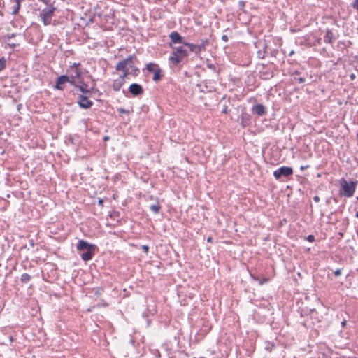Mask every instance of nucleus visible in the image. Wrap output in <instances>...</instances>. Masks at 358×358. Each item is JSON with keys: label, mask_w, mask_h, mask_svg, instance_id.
<instances>
[{"label": "nucleus", "mask_w": 358, "mask_h": 358, "mask_svg": "<svg viewBox=\"0 0 358 358\" xmlns=\"http://www.w3.org/2000/svg\"><path fill=\"white\" fill-rule=\"evenodd\" d=\"M75 87L78 88L84 95H91L92 94V91L87 88V85L84 82H81V85H76Z\"/></svg>", "instance_id": "17"}, {"label": "nucleus", "mask_w": 358, "mask_h": 358, "mask_svg": "<svg viewBox=\"0 0 358 358\" xmlns=\"http://www.w3.org/2000/svg\"><path fill=\"white\" fill-rule=\"evenodd\" d=\"M350 80H353L354 79H355L356 76H355V74H354V73H351V74L350 75Z\"/></svg>", "instance_id": "38"}, {"label": "nucleus", "mask_w": 358, "mask_h": 358, "mask_svg": "<svg viewBox=\"0 0 358 358\" xmlns=\"http://www.w3.org/2000/svg\"><path fill=\"white\" fill-rule=\"evenodd\" d=\"M341 186H342V189H341V194L342 195L347 196V197H351L353 196L354 192L355 191V187H356L355 182H354L352 181H350L348 182L347 180H343L341 182Z\"/></svg>", "instance_id": "2"}, {"label": "nucleus", "mask_w": 358, "mask_h": 358, "mask_svg": "<svg viewBox=\"0 0 358 358\" xmlns=\"http://www.w3.org/2000/svg\"><path fill=\"white\" fill-rule=\"evenodd\" d=\"M251 111L253 114H256L258 116H264L266 114V108L261 103L254 105L251 108Z\"/></svg>", "instance_id": "11"}, {"label": "nucleus", "mask_w": 358, "mask_h": 358, "mask_svg": "<svg viewBox=\"0 0 358 358\" xmlns=\"http://www.w3.org/2000/svg\"><path fill=\"white\" fill-rule=\"evenodd\" d=\"M56 8L52 5L42 10L39 17L42 20L45 26L52 23V17Z\"/></svg>", "instance_id": "1"}, {"label": "nucleus", "mask_w": 358, "mask_h": 358, "mask_svg": "<svg viewBox=\"0 0 358 358\" xmlns=\"http://www.w3.org/2000/svg\"><path fill=\"white\" fill-rule=\"evenodd\" d=\"M193 358H195V357H193Z\"/></svg>", "instance_id": "53"}, {"label": "nucleus", "mask_w": 358, "mask_h": 358, "mask_svg": "<svg viewBox=\"0 0 358 358\" xmlns=\"http://www.w3.org/2000/svg\"><path fill=\"white\" fill-rule=\"evenodd\" d=\"M294 74L298 75V74H299V72L296 71H295V72L294 73Z\"/></svg>", "instance_id": "45"}, {"label": "nucleus", "mask_w": 358, "mask_h": 358, "mask_svg": "<svg viewBox=\"0 0 358 358\" xmlns=\"http://www.w3.org/2000/svg\"><path fill=\"white\" fill-rule=\"evenodd\" d=\"M31 275L28 273H23L21 275L20 280L23 283H27L31 280Z\"/></svg>", "instance_id": "21"}, {"label": "nucleus", "mask_w": 358, "mask_h": 358, "mask_svg": "<svg viewBox=\"0 0 358 358\" xmlns=\"http://www.w3.org/2000/svg\"><path fill=\"white\" fill-rule=\"evenodd\" d=\"M71 74L69 76V80L67 81L71 85L76 86V79L78 78L81 76V72L79 69H74L73 71H71Z\"/></svg>", "instance_id": "13"}, {"label": "nucleus", "mask_w": 358, "mask_h": 358, "mask_svg": "<svg viewBox=\"0 0 358 358\" xmlns=\"http://www.w3.org/2000/svg\"><path fill=\"white\" fill-rule=\"evenodd\" d=\"M150 210H152L154 213L157 214L159 212L160 206L158 204H152L150 206Z\"/></svg>", "instance_id": "23"}, {"label": "nucleus", "mask_w": 358, "mask_h": 358, "mask_svg": "<svg viewBox=\"0 0 358 358\" xmlns=\"http://www.w3.org/2000/svg\"><path fill=\"white\" fill-rule=\"evenodd\" d=\"M308 168H309V165L301 166L300 167V169H301V171H303V170H305V169H308Z\"/></svg>", "instance_id": "36"}, {"label": "nucleus", "mask_w": 358, "mask_h": 358, "mask_svg": "<svg viewBox=\"0 0 358 358\" xmlns=\"http://www.w3.org/2000/svg\"><path fill=\"white\" fill-rule=\"evenodd\" d=\"M80 65V63L74 62L71 66H70L68 71H73L74 69H78V66Z\"/></svg>", "instance_id": "26"}, {"label": "nucleus", "mask_w": 358, "mask_h": 358, "mask_svg": "<svg viewBox=\"0 0 358 358\" xmlns=\"http://www.w3.org/2000/svg\"><path fill=\"white\" fill-rule=\"evenodd\" d=\"M117 111L119 112V113L120 114H129V111L127 110H125L122 108H120L117 109Z\"/></svg>", "instance_id": "28"}, {"label": "nucleus", "mask_w": 358, "mask_h": 358, "mask_svg": "<svg viewBox=\"0 0 358 358\" xmlns=\"http://www.w3.org/2000/svg\"><path fill=\"white\" fill-rule=\"evenodd\" d=\"M355 217L358 218V211L355 213Z\"/></svg>", "instance_id": "46"}, {"label": "nucleus", "mask_w": 358, "mask_h": 358, "mask_svg": "<svg viewBox=\"0 0 358 358\" xmlns=\"http://www.w3.org/2000/svg\"><path fill=\"white\" fill-rule=\"evenodd\" d=\"M268 279L264 278V279H263V280L260 282V283H261V284H263V283H264V282H268Z\"/></svg>", "instance_id": "39"}, {"label": "nucleus", "mask_w": 358, "mask_h": 358, "mask_svg": "<svg viewBox=\"0 0 358 358\" xmlns=\"http://www.w3.org/2000/svg\"><path fill=\"white\" fill-rule=\"evenodd\" d=\"M120 71H123V75L120 76V77H123V80H124V78L129 75V69L127 67H125L124 69H120Z\"/></svg>", "instance_id": "27"}, {"label": "nucleus", "mask_w": 358, "mask_h": 358, "mask_svg": "<svg viewBox=\"0 0 358 358\" xmlns=\"http://www.w3.org/2000/svg\"><path fill=\"white\" fill-rule=\"evenodd\" d=\"M69 80V76L66 75H62L59 76L55 81L54 88L59 90H63L64 88V85L66 83H68L67 81Z\"/></svg>", "instance_id": "8"}, {"label": "nucleus", "mask_w": 358, "mask_h": 358, "mask_svg": "<svg viewBox=\"0 0 358 358\" xmlns=\"http://www.w3.org/2000/svg\"><path fill=\"white\" fill-rule=\"evenodd\" d=\"M94 250L95 249H91L83 252L80 255L82 259L85 262L90 260L93 257Z\"/></svg>", "instance_id": "19"}, {"label": "nucleus", "mask_w": 358, "mask_h": 358, "mask_svg": "<svg viewBox=\"0 0 358 358\" xmlns=\"http://www.w3.org/2000/svg\"><path fill=\"white\" fill-rule=\"evenodd\" d=\"M15 36V34H7L5 37L7 40H9L11 38H13Z\"/></svg>", "instance_id": "32"}, {"label": "nucleus", "mask_w": 358, "mask_h": 358, "mask_svg": "<svg viewBox=\"0 0 358 358\" xmlns=\"http://www.w3.org/2000/svg\"><path fill=\"white\" fill-rule=\"evenodd\" d=\"M334 35L331 30L327 29L324 37V41L326 43H332L334 41Z\"/></svg>", "instance_id": "18"}, {"label": "nucleus", "mask_w": 358, "mask_h": 358, "mask_svg": "<svg viewBox=\"0 0 358 358\" xmlns=\"http://www.w3.org/2000/svg\"><path fill=\"white\" fill-rule=\"evenodd\" d=\"M357 140L358 141V132L357 133Z\"/></svg>", "instance_id": "50"}, {"label": "nucleus", "mask_w": 358, "mask_h": 358, "mask_svg": "<svg viewBox=\"0 0 358 358\" xmlns=\"http://www.w3.org/2000/svg\"><path fill=\"white\" fill-rule=\"evenodd\" d=\"M88 96L80 94L78 96L77 103L81 108L88 109L92 106L93 102L88 99Z\"/></svg>", "instance_id": "6"}, {"label": "nucleus", "mask_w": 358, "mask_h": 358, "mask_svg": "<svg viewBox=\"0 0 358 358\" xmlns=\"http://www.w3.org/2000/svg\"><path fill=\"white\" fill-rule=\"evenodd\" d=\"M169 46L173 49V52L182 56L185 59L188 56L187 51L183 47H173L171 43L169 44Z\"/></svg>", "instance_id": "14"}, {"label": "nucleus", "mask_w": 358, "mask_h": 358, "mask_svg": "<svg viewBox=\"0 0 358 358\" xmlns=\"http://www.w3.org/2000/svg\"><path fill=\"white\" fill-rule=\"evenodd\" d=\"M124 82L123 77H119L117 79L115 80L112 85L113 90L115 92L119 91L124 84Z\"/></svg>", "instance_id": "16"}, {"label": "nucleus", "mask_w": 358, "mask_h": 358, "mask_svg": "<svg viewBox=\"0 0 358 358\" xmlns=\"http://www.w3.org/2000/svg\"><path fill=\"white\" fill-rule=\"evenodd\" d=\"M10 46H11V47H15V44H13V45H11Z\"/></svg>", "instance_id": "51"}, {"label": "nucleus", "mask_w": 358, "mask_h": 358, "mask_svg": "<svg viewBox=\"0 0 358 358\" xmlns=\"http://www.w3.org/2000/svg\"><path fill=\"white\" fill-rule=\"evenodd\" d=\"M341 324L343 327H344L345 324H346V321L345 320H343L342 322H341Z\"/></svg>", "instance_id": "43"}, {"label": "nucleus", "mask_w": 358, "mask_h": 358, "mask_svg": "<svg viewBox=\"0 0 358 358\" xmlns=\"http://www.w3.org/2000/svg\"><path fill=\"white\" fill-rule=\"evenodd\" d=\"M307 240L309 241V242H313L315 241V236L313 235H308V237H307Z\"/></svg>", "instance_id": "30"}, {"label": "nucleus", "mask_w": 358, "mask_h": 358, "mask_svg": "<svg viewBox=\"0 0 358 358\" xmlns=\"http://www.w3.org/2000/svg\"><path fill=\"white\" fill-rule=\"evenodd\" d=\"M222 40L224 42H228L229 38L227 35L224 34L222 36Z\"/></svg>", "instance_id": "33"}, {"label": "nucleus", "mask_w": 358, "mask_h": 358, "mask_svg": "<svg viewBox=\"0 0 358 358\" xmlns=\"http://www.w3.org/2000/svg\"><path fill=\"white\" fill-rule=\"evenodd\" d=\"M273 76V71L270 68L263 66L262 69L259 71V77L262 80H269Z\"/></svg>", "instance_id": "9"}, {"label": "nucleus", "mask_w": 358, "mask_h": 358, "mask_svg": "<svg viewBox=\"0 0 358 358\" xmlns=\"http://www.w3.org/2000/svg\"><path fill=\"white\" fill-rule=\"evenodd\" d=\"M271 349L275 347L274 344H271ZM271 350H270L271 351Z\"/></svg>", "instance_id": "44"}, {"label": "nucleus", "mask_w": 358, "mask_h": 358, "mask_svg": "<svg viewBox=\"0 0 358 358\" xmlns=\"http://www.w3.org/2000/svg\"><path fill=\"white\" fill-rule=\"evenodd\" d=\"M136 59V57L135 55H129L127 58L117 62L115 67L116 70L120 71V69H124L127 66H129L130 68H134V60Z\"/></svg>", "instance_id": "4"}, {"label": "nucleus", "mask_w": 358, "mask_h": 358, "mask_svg": "<svg viewBox=\"0 0 358 358\" xmlns=\"http://www.w3.org/2000/svg\"><path fill=\"white\" fill-rule=\"evenodd\" d=\"M199 358H206V357H199Z\"/></svg>", "instance_id": "52"}, {"label": "nucleus", "mask_w": 358, "mask_h": 358, "mask_svg": "<svg viewBox=\"0 0 358 358\" xmlns=\"http://www.w3.org/2000/svg\"><path fill=\"white\" fill-rule=\"evenodd\" d=\"M15 1L16 2V5L13 8V10L12 12V14L13 15H16L19 12V10L20 8V2H21V0H15Z\"/></svg>", "instance_id": "22"}, {"label": "nucleus", "mask_w": 358, "mask_h": 358, "mask_svg": "<svg viewBox=\"0 0 358 358\" xmlns=\"http://www.w3.org/2000/svg\"><path fill=\"white\" fill-rule=\"evenodd\" d=\"M297 80L299 83H303L305 82V79L303 78H299Z\"/></svg>", "instance_id": "35"}, {"label": "nucleus", "mask_w": 358, "mask_h": 358, "mask_svg": "<svg viewBox=\"0 0 358 358\" xmlns=\"http://www.w3.org/2000/svg\"><path fill=\"white\" fill-rule=\"evenodd\" d=\"M108 136H106V137L104 138V140H108Z\"/></svg>", "instance_id": "49"}, {"label": "nucleus", "mask_w": 358, "mask_h": 358, "mask_svg": "<svg viewBox=\"0 0 358 358\" xmlns=\"http://www.w3.org/2000/svg\"><path fill=\"white\" fill-rule=\"evenodd\" d=\"M161 69L158 68L156 71H155L152 79L154 81L157 82L161 79Z\"/></svg>", "instance_id": "20"}, {"label": "nucleus", "mask_w": 358, "mask_h": 358, "mask_svg": "<svg viewBox=\"0 0 358 358\" xmlns=\"http://www.w3.org/2000/svg\"><path fill=\"white\" fill-rule=\"evenodd\" d=\"M170 40L171 43H179V44H183L185 45V43L186 42L184 41L183 38L180 35V34L177 31H173L169 35Z\"/></svg>", "instance_id": "12"}, {"label": "nucleus", "mask_w": 358, "mask_h": 358, "mask_svg": "<svg viewBox=\"0 0 358 358\" xmlns=\"http://www.w3.org/2000/svg\"><path fill=\"white\" fill-rule=\"evenodd\" d=\"M129 92L134 96L143 94L144 90L142 86L138 83H132L129 87Z\"/></svg>", "instance_id": "7"}, {"label": "nucleus", "mask_w": 358, "mask_h": 358, "mask_svg": "<svg viewBox=\"0 0 358 358\" xmlns=\"http://www.w3.org/2000/svg\"><path fill=\"white\" fill-rule=\"evenodd\" d=\"M208 66L209 68H212V67H213V64H208Z\"/></svg>", "instance_id": "47"}, {"label": "nucleus", "mask_w": 358, "mask_h": 358, "mask_svg": "<svg viewBox=\"0 0 358 358\" xmlns=\"http://www.w3.org/2000/svg\"><path fill=\"white\" fill-rule=\"evenodd\" d=\"M208 44V40H202L201 43L198 45H195L190 43H185V45L188 47L191 52H194L196 55L199 54L202 50L206 49V45Z\"/></svg>", "instance_id": "3"}, {"label": "nucleus", "mask_w": 358, "mask_h": 358, "mask_svg": "<svg viewBox=\"0 0 358 358\" xmlns=\"http://www.w3.org/2000/svg\"><path fill=\"white\" fill-rule=\"evenodd\" d=\"M184 57L182 56L177 55L176 53L172 52L171 56L169 58V62L173 64L177 65L178 64L180 63L184 60Z\"/></svg>", "instance_id": "15"}, {"label": "nucleus", "mask_w": 358, "mask_h": 358, "mask_svg": "<svg viewBox=\"0 0 358 358\" xmlns=\"http://www.w3.org/2000/svg\"><path fill=\"white\" fill-rule=\"evenodd\" d=\"M98 203H99V205L103 206V201L102 199H99Z\"/></svg>", "instance_id": "40"}, {"label": "nucleus", "mask_w": 358, "mask_h": 358, "mask_svg": "<svg viewBox=\"0 0 358 358\" xmlns=\"http://www.w3.org/2000/svg\"><path fill=\"white\" fill-rule=\"evenodd\" d=\"M266 349H268H268H269V350H271V346L266 347Z\"/></svg>", "instance_id": "48"}, {"label": "nucleus", "mask_w": 358, "mask_h": 358, "mask_svg": "<svg viewBox=\"0 0 358 358\" xmlns=\"http://www.w3.org/2000/svg\"><path fill=\"white\" fill-rule=\"evenodd\" d=\"M77 250L79 251H83V250H88L91 249H95L96 245L93 244H90L86 241L84 240H80L77 244Z\"/></svg>", "instance_id": "10"}, {"label": "nucleus", "mask_w": 358, "mask_h": 358, "mask_svg": "<svg viewBox=\"0 0 358 358\" xmlns=\"http://www.w3.org/2000/svg\"><path fill=\"white\" fill-rule=\"evenodd\" d=\"M212 240H213L212 237H208V238H207V241H208V242H211V241H212Z\"/></svg>", "instance_id": "42"}, {"label": "nucleus", "mask_w": 358, "mask_h": 358, "mask_svg": "<svg viewBox=\"0 0 358 358\" xmlns=\"http://www.w3.org/2000/svg\"><path fill=\"white\" fill-rule=\"evenodd\" d=\"M143 250L145 252H148V250H149V247L148 245H143Z\"/></svg>", "instance_id": "37"}, {"label": "nucleus", "mask_w": 358, "mask_h": 358, "mask_svg": "<svg viewBox=\"0 0 358 358\" xmlns=\"http://www.w3.org/2000/svg\"><path fill=\"white\" fill-rule=\"evenodd\" d=\"M6 66V59L4 57H0V71H3Z\"/></svg>", "instance_id": "24"}, {"label": "nucleus", "mask_w": 358, "mask_h": 358, "mask_svg": "<svg viewBox=\"0 0 358 358\" xmlns=\"http://www.w3.org/2000/svg\"><path fill=\"white\" fill-rule=\"evenodd\" d=\"M320 197H319L318 196H315L313 197V201H314L315 202H316V203L319 202V201H320Z\"/></svg>", "instance_id": "34"}, {"label": "nucleus", "mask_w": 358, "mask_h": 358, "mask_svg": "<svg viewBox=\"0 0 358 358\" xmlns=\"http://www.w3.org/2000/svg\"><path fill=\"white\" fill-rule=\"evenodd\" d=\"M292 174V168L288 166H281L273 172V176L276 180H279L282 176L289 177Z\"/></svg>", "instance_id": "5"}, {"label": "nucleus", "mask_w": 358, "mask_h": 358, "mask_svg": "<svg viewBox=\"0 0 358 358\" xmlns=\"http://www.w3.org/2000/svg\"><path fill=\"white\" fill-rule=\"evenodd\" d=\"M334 275L336 276H339L341 275V269L338 268V269H336L335 271H334Z\"/></svg>", "instance_id": "31"}, {"label": "nucleus", "mask_w": 358, "mask_h": 358, "mask_svg": "<svg viewBox=\"0 0 358 358\" xmlns=\"http://www.w3.org/2000/svg\"><path fill=\"white\" fill-rule=\"evenodd\" d=\"M228 112H229L228 106L227 105L224 104L222 106V113H224V114H227Z\"/></svg>", "instance_id": "29"}, {"label": "nucleus", "mask_w": 358, "mask_h": 358, "mask_svg": "<svg viewBox=\"0 0 358 358\" xmlns=\"http://www.w3.org/2000/svg\"><path fill=\"white\" fill-rule=\"evenodd\" d=\"M156 66L155 64H152V63H150L146 65V69L148 71L150 72H155V71H156L155 69V67Z\"/></svg>", "instance_id": "25"}, {"label": "nucleus", "mask_w": 358, "mask_h": 358, "mask_svg": "<svg viewBox=\"0 0 358 358\" xmlns=\"http://www.w3.org/2000/svg\"><path fill=\"white\" fill-rule=\"evenodd\" d=\"M90 90L92 91V92L93 91H97V92H99V90H96V89H95V87H94V86H92V88L90 89Z\"/></svg>", "instance_id": "41"}]
</instances>
